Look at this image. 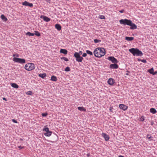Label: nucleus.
I'll list each match as a JSON object with an SVG mask.
<instances>
[{"label": "nucleus", "mask_w": 157, "mask_h": 157, "mask_svg": "<svg viewBox=\"0 0 157 157\" xmlns=\"http://www.w3.org/2000/svg\"><path fill=\"white\" fill-rule=\"evenodd\" d=\"M105 54V50L103 48H97L94 50V56L96 57L99 58L104 56Z\"/></svg>", "instance_id": "f257e3e1"}, {"label": "nucleus", "mask_w": 157, "mask_h": 157, "mask_svg": "<svg viewBox=\"0 0 157 157\" xmlns=\"http://www.w3.org/2000/svg\"><path fill=\"white\" fill-rule=\"evenodd\" d=\"M129 51L134 56H141L143 55L142 52L137 48H132L129 49Z\"/></svg>", "instance_id": "f03ea898"}, {"label": "nucleus", "mask_w": 157, "mask_h": 157, "mask_svg": "<svg viewBox=\"0 0 157 157\" xmlns=\"http://www.w3.org/2000/svg\"><path fill=\"white\" fill-rule=\"evenodd\" d=\"M25 68L28 71H31L35 68V66L33 63H29L25 65Z\"/></svg>", "instance_id": "7ed1b4c3"}, {"label": "nucleus", "mask_w": 157, "mask_h": 157, "mask_svg": "<svg viewBox=\"0 0 157 157\" xmlns=\"http://www.w3.org/2000/svg\"><path fill=\"white\" fill-rule=\"evenodd\" d=\"M13 56L14 57L13 58V60L14 62L21 64H23L25 63V59L15 57V56H16V54H13Z\"/></svg>", "instance_id": "20e7f679"}, {"label": "nucleus", "mask_w": 157, "mask_h": 157, "mask_svg": "<svg viewBox=\"0 0 157 157\" xmlns=\"http://www.w3.org/2000/svg\"><path fill=\"white\" fill-rule=\"evenodd\" d=\"M131 20L127 19H121L119 21L121 24L128 25H130V24L131 23Z\"/></svg>", "instance_id": "39448f33"}, {"label": "nucleus", "mask_w": 157, "mask_h": 157, "mask_svg": "<svg viewBox=\"0 0 157 157\" xmlns=\"http://www.w3.org/2000/svg\"><path fill=\"white\" fill-rule=\"evenodd\" d=\"M74 56L76 58V60L78 62H82L83 59L82 57L79 56L77 52H75L74 54Z\"/></svg>", "instance_id": "423d86ee"}, {"label": "nucleus", "mask_w": 157, "mask_h": 157, "mask_svg": "<svg viewBox=\"0 0 157 157\" xmlns=\"http://www.w3.org/2000/svg\"><path fill=\"white\" fill-rule=\"evenodd\" d=\"M43 131L46 132L44 133V134L46 136H49L52 134V132L49 131V128H43Z\"/></svg>", "instance_id": "0eeeda50"}, {"label": "nucleus", "mask_w": 157, "mask_h": 157, "mask_svg": "<svg viewBox=\"0 0 157 157\" xmlns=\"http://www.w3.org/2000/svg\"><path fill=\"white\" fill-rule=\"evenodd\" d=\"M108 59L113 63H116L117 62V60L113 56H109L108 57Z\"/></svg>", "instance_id": "6e6552de"}, {"label": "nucleus", "mask_w": 157, "mask_h": 157, "mask_svg": "<svg viewBox=\"0 0 157 157\" xmlns=\"http://www.w3.org/2000/svg\"><path fill=\"white\" fill-rule=\"evenodd\" d=\"M119 107L120 109H121L124 111L126 110L128 108V107L127 106L122 104H120L119 105Z\"/></svg>", "instance_id": "1a4fd4ad"}, {"label": "nucleus", "mask_w": 157, "mask_h": 157, "mask_svg": "<svg viewBox=\"0 0 157 157\" xmlns=\"http://www.w3.org/2000/svg\"><path fill=\"white\" fill-rule=\"evenodd\" d=\"M115 82V80L112 78H109L107 81L108 84L111 86L113 85Z\"/></svg>", "instance_id": "9d476101"}, {"label": "nucleus", "mask_w": 157, "mask_h": 157, "mask_svg": "<svg viewBox=\"0 0 157 157\" xmlns=\"http://www.w3.org/2000/svg\"><path fill=\"white\" fill-rule=\"evenodd\" d=\"M22 5L23 6H28L30 7L33 6V4L32 3H29L26 1L22 3Z\"/></svg>", "instance_id": "9b49d317"}, {"label": "nucleus", "mask_w": 157, "mask_h": 157, "mask_svg": "<svg viewBox=\"0 0 157 157\" xmlns=\"http://www.w3.org/2000/svg\"><path fill=\"white\" fill-rule=\"evenodd\" d=\"M40 18H42L43 19V20L47 22H49L50 21V19L48 18V17L44 16V15H41L40 16Z\"/></svg>", "instance_id": "f8f14e48"}, {"label": "nucleus", "mask_w": 157, "mask_h": 157, "mask_svg": "<svg viewBox=\"0 0 157 157\" xmlns=\"http://www.w3.org/2000/svg\"><path fill=\"white\" fill-rule=\"evenodd\" d=\"M129 26H131L130 29H137V26L134 23H132L131 21V23L130 24V25Z\"/></svg>", "instance_id": "ddd939ff"}, {"label": "nucleus", "mask_w": 157, "mask_h": 157, "mask_svg": "<svg viewBox=\"0 0 157 157\" xmlns=\"http://www.w3.org/2000/svg\"><path fill=\"white\" fill-rule=\"evenodd\" d=\"M102 136L104 138L105 141H108L109 139V136L106 134L105 133H102Z\"/></svg>", "instance_id": "4468645a"}, {"label": "nucleus", "mask_w": 157, "mask_h": 157, "mask_svg": "<svg viewBox=\"0 0 157 157\" xmlns=\"http://www.w3.org/2000/svg\"><path fill=\"white\" fill-rule=\"evenodd\" d=\"M110 67L112 69H117L118 67V65L116 63L111 64L110 65Z\"/></svg>", "instance_id": "2eb2a0df"}, {"label": "nucleus", "mask_w": 157, "mask_h": 157, "mask_svg": "<svg viewBox=\"0 0 157 157\" xmlns=\"http://www.w3.org/2000/svg\"><path fill=\"white\" fill-rule=\"evenodd\" d=\"M55 28L58 31H60L61 29V27L59 24H56L55 25Z\"/></svg>", "instance_id": "dca6fc26"}, {"label": "nucleus", "mask_w": 157, "mask_h": 157, "mask_svg": "<svg viewBox=\"0 0 157 157\" xmlns=\"http://www.w3.org/2000/svg\"><path fill=\"white\" fill-rule=\"evenodd\" d=\"M60 53H63L65 55H66L67 54V51L65 49H61L60 50Z\"/></svg>", "instance_id": "f3484780"}, {"label": "nucleus", "mask_w": 157, "mask_h": 157, "mask_svg": "<svg viewBox=\"0 0 157 157\" xmlns=\"http://www.w3.org/2000/svg\"><path fill=\"white\" fill-rule=\"evenodd\" d=\"M134 38L132 37H128L126 36L125 38V39L126 40H127L128 41H132L133 40Z\"/></svg>", "instance_id": "a211bd4d"}, {"label": "nucleus", "mask_w": 157, "mask_h": 157, "mask_svg": "<svg viewBox=\"0 0 157 157\" xmlns=\"http://www.w3.org/2000/svg\"><path fill=\"white\" fill-rule=\"evenodd\" d=\"M1 18L2 19V20H3V21H5L6 22V21L7 20V19L3 14H2L1 16Z\"/></svg>", "instance_id": "6ab92c4d"}, {"label": "nucleus", "mask_w": 157, "mask_h": 157, "mask_svg": "<svg viewBox=\"0 0 157 157\" xmlns=\"http://www.w3.org/2000/svg\"><path fill=\"white\" fill-rule=\"evenodd\" d=\"M11 86L15 88H18L19 87L18 86L16 83H11Z\"/></svg>", "instance_id": "aec40b11"}, {"label": "nucleus", "mask_w": 157, "mask_h": 157, "mask_svg": "<svg viewBox=\"0 0 157 157\" xmlns=\"http://www.w3.org/2000/svg\"><path fill=\"white\" fill-rule=\"evenodd\" d=\"M78 109L80 111H83L86 112V109L83 107H78Z\"/></svg>", "instance_id": "412c9836"}, {"label": "nucleus", "mask_w": 157, "mask_h": 157, "mask_svg": "<svg viewBox=\"0 0 157 157\" xmlns=\"http://www.w3.org/2000/svg\"><path fill=\"white\" fill-rule=\"evenodd\" d=\"M51 80L53 81H56L57 80V78L56 77L54 76H52Z\"/></svg>", "instance_id": "4be33fe9"}, {"label": "nucleus", "mask_w": 157, "mask_h": 157, "mask_svg": "<svg viewBox=\"0 0 157 157\" xmlns=\"http://www.w3.org/2000/svg\"><path fill=\"white\" fill-rule=\"evenodd\" d=\"M150 112L153 114L156 113V111L155 109L153 108H151L150 109Z\"/></svg>", "instance_id": "5701e85b"}, {"label": "nucleus", "mask_w": 157, "mask_h": 157, "mask_svg": "<svg viewBox=\"0 0 157 157\" xmlns=\"http://www.w3.org/2000/svg\"><path fill=\"white\" fill-rule=\"evenodd\" d=\"M39 77L42 78H44L46 76V74H39Z\"/></svg>", "instance_id": "b1692460"}, {"label": "nucleus", "mask_w": 157, "mask_h": 157, "mask_svg": "<svg viewBox=\"0 0 157 157\" xmlns=\"http://www.w3.org/2000/svg\"><path fill=\"white\" fill-rule=\"evenodd\" d=\"M34 32H35L34 34L35 35H36V36H40V33L38 31H34Z\"/></svg>", "instance_id": "393cba45"}, {"label": "nucleus", "mask_w": 157, "mask_h": 157, "mask_svg": "<svg viewBox=\"0 0 157 157\" xmlns=\"http://www.w3.org/2000/svg\"><path fill=\"white\" fill-rule=\"evenodd\" d=\"M86 52L88 54H89L90 56H93V55L92 52L89 50H86Z\"/></svg>", "instance_id": "a878e982"}, {"label": "nucleus", "mask_w": 157, "mask_h": 157, "mask_svg": "<svg viewBox=\"0 0 157 157\" xmlns=\"http://www.w3.org/2000/svg\"><path fill=\"white\" fill-rule=\"evenodd\" d=\"M154 69L153 68H151V69H149L148 71L150 73L152 74H153L154 72Z\"/></svg>", "instance_id": "bb28decb"}, {"label": "nucleus", "mask_w": 157, "mask_h": 157, "mask_svg": "<svg viewBox=\"0 0 157 157\" xmlns=\"http://www.w3.org/2000/svg\"><path fill=\"white\" fill-rule=\"evenodd\" d=\"M94 41L95 43H99L101 41V40H100L95 39L94 40Z\"/></svg>", "instance_id": "cd10ccee"}, {"label": "nucleus", "mask_w": 157, "mask_h": 157, "mask_svg": "<svg viewBox=\"0 0 157 157\" xmlns=\"http://www.w3.org/2000/svg\"><path fill=\"white\" fill-rule=\"evenodd\" d=\"M99 17L101 19H105V17L103 15H100Z\"/></svg>", "instance_id": "c85d7f7f"}, {"label": "nucleus", "mask_w": 157, "mask_h": 157, "mask_svg": "<svg viewBox=\"0 0 157 157\" xmlns=\"http://www.w3.org/2000/svg\"><path fill=\"white\" fill-rule=\"evenodd\" d=\"M149 136V135L147 134V138H148L149 140L151 141L152 140L151 139L152 138V137L151 136Z\"/></svg>", "instance_id": "c756f323"}, {"label": "nucleus", "mask_w": 157, "mask_h": 157, "mask_svg": "<svg viewBox=\"0 0 157 157\" xmlns=\"http://www.w3.org/2000/svg\"><path fill=\"white\" fill-rule=\"evenodd\" d=\"M140 121H143L144 120V116H142L139 119Z\"/></svg>", "instance_id": "7c9ffc66"}, {"label": "nucleus", "mask_w": 157, "mask_h": 157, "mask_svg": "<svg viewBox=\"0 0 157 157\" xmlns=\"http://www.w3.org/2000/svg\"><path fill=\"white\" fill-rule=\"evenodd\" d=\"M61 59H63L66 61H68L69 60L67 58L64 57H62V58H61Z\"/></svg>", "instance_id": "2f4dec72"}, {"label": "nucleus", "mask_w": 157, "mask_h": 157, "mask_svg": "<svg viewBox=\"0 0 157 157\" xmlns=\"http://www.w3.org/2000/svg\"><path fill=\"white\" fill-rule=\"evenodd\" d=\"M65 71H70V68L69 67H66L65 69Z\"/></svg>", "instance_id": "473e14b6"}, {"label": "nucleus", "mask_w": 157, "mask_h": 157, "mask_svg": "<svg viewBox=\"0 0 157 157\" xmlns=\"http://www.w3.org/2000/svg\"><path fill=\"white\" fill-rule=\"evenodd\" d=\"M27 94L29 95H31L32 94V92L31 91H29L27 92Z\"/></svg>", "instance_id": "72a5a7b5"}, {"label": "nucleus", "mask_w": 157, "mask_h": 157, "mask_svg": "<svg viewBox=\"0 0 157 157\" xmlns=\"http://www.w3.org/2000/svg\"><path fill=\"white\" fill-rule=\"evenodd\" d=\"M48 115L47 113H42V115L43 117H46Z\"/></svg>", "instance_id": "f704fd0d"}, {"label": "nucleus", "mask_w": 157, "mask_h": 157, "mask_svg": "<svg viewBox=\"0 0 157 157\" xmlns=\"http://www.w3.org/2000/svg\"><path fill=\"white\" fill-rule=\"evenodd\" d=\"M31 33L30 32H28L26 33V35H28L29 36H31Z\"/></svg>", "instance_id": "c9c22d12"}, {"label": "nucleus", "mask_w": 157, "mask_h": 157, "mask_svg": "<svg viewBox=\"0 0 157 157\" xmlns=\"http://www.w3.org/2000/svg\"><path fill=\"white\" fill-rule=\"evenodd\" d=\"M77 53L79 54V56L82 54V51H79L78 52H77Z\"/></svg>", "instance_id": "e433bc0d"}, {"label": "nucleus", "mask_w": 157, "mask_h": 157, "mask_svg": "<svg viewBox=\"0 0 157 157\" xmlns=\"http://www.w3.org/2000/svg\"><path fill=\"white\" fill-rule=\"evenodd\" d=\"M87 56V54L86 53H83L82 55V57H85L86 56Z\"/></svg>", "instance_id": "4c0bfd02"}, {"label": "nucleus", "mask_w": 157, "mask_h": 157, "mask_svg": "<svg viewBox=\"0 0 157 157\" xmlns=\"http://www.w3.org/2000/svg\"><path fill=\"white\" fill-rule=\"evenodd\" d=\"M12 121L14 123H17V121L15 120L12 119Z\"/></svg>", "instance_id": "58836bf2"}, {"label": "nucleus", "mask_w": 157, "mask_h": 157, "mask_svg": "<svg viewBox=\"0 0 157 157\" xmlns=\"http://www.w3.org/2000/svg\"><path fill=\"white\" fill-rule=\"evenodd\" d=\"M124 10H122L119 11V12L121 13H122L124 12Z\"/></svg>", "instance_id": "ea45409f"}, {"label": "nucleus", "mask_w": 157, "mask_h": 157, "mask_svg": "<svg viewBox=\"0 0 157 157\" xmlns=\"http://www.w3.org/2000/svg\"><path fill=\"white\" fill-rule=\"evenodd\" d=\"M18 147L20 149H22V148H23L24 147H21V146H18Z\"/></svg>", "instance_id": "a19ab883"}, {"label": "nucleus", "mask_w": 157, "mask_h": 157, "mask_svg": "<svg viewBox=\"0 0 157 157\" xmlns=\"http://www.w3.org/2000/svg\"><path fill=\"white\" fill-rule=\"evenodd\" d=\"M157 73V71H155V72H153V75H155Z\"/></svg>", "instance_id": "79ce46f5"}, {"label": "nucleus", "mask_w": 157, "mask_h": 157, "mask_svg": "<svg viewBox=\"0 0 157 157\" xmlns=\"http://www.w3.org/2000/svg\"><path fill=\"white\" fill-rule=\"evenodd\" d=\"M34 35V34L31 33V36H33Z\"/></svg>", "instance_id": "37998d69"}, {"label": "nucleus", "mask_w": 157, "mask_h": 157, "mask_svg": "<svg viewBox=\"0 0 157 157\" xmlns=\"http://www.w3.org/2000/svg\"><path fill=\"white\" fill-rule=\"evenodd\" d=\"M16 56L17 57H19V55L18 54H16Z\"/></svg>", "instance_id": "c03bdc74"}, {"label": "nucleus", "mask_w": 157, "mask_h": 157, "mask_svg": "<svg viewBox=\"0 0 157 157\" xmlns=\"http://www.w3.org/2000/svg\"><path fill=\"white\" fill-rule=\"evenodd\" d=\"M3 100H5L6 101V99L5 98H3Z\"/></svg>", "instance_id": "a18cd8bd"}, {"label": "nucleus", "mask_w": 157, "mask_h": 157, "mask_svg": "<svg viewBox=\"0 0 157 157\" xmlns=\"http://www.w3.org/2000/svg\"><path fill=\"white\" fill-rule=\"evenodd\" d=\"M112 109H113V108H111V107L110 108V109H109V110H110V111H112Z\"/></svg>", "instance_id": "49530a36"}, {"label": "nucleus", "mask_w": 157, "mask_h": 157, "mask_svg": "<svg viewBox=\"0 0 157 157\" xmlns=\"http://www.w3.org/2000/svg\"><path fill=\"white\" fill-rule=\"evenodd\" d=\"M143 62H144V63L146 62V60H143Z\"/></svg>", "instance_id": "de8ad7c7"}, {"label": "nucleus", "mask_w": 157, "mask_h": 157, "mask_svg": "<svg viewBox=\"0 0 157 157\" xmlns=\"http://www.w3.org/2000/svg\"><path fill=\"white\" fill-rule=\"evenodd\" d=\"M118 157H124V156H121V155H120V156H118Z\"/></svg>", "instance_id": "09e8293b"}, {"label": "nucleus", "mask_w": 157, "mask_h": 157, "mask_svg": "<svg viewBox=\"0 0 157 157\" xmlns=\"http://www.w3.org/2000/svg\"><path fill=\"white\" fill-rule=\"evenodd\" d=\"M20 140H22V139H20Z\"/></svg>", "instance_id": "8fccbe9b"}]
</instances>
